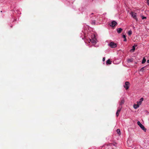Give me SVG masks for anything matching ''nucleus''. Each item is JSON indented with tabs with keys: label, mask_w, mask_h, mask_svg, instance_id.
<instances>
[{
	"label": "nucleus",
	"mask_w": 149,
	"mask_h": 149,
	"mask_svg": "<svg viewBox=\"0 0 149 149\" xmlns=\"http://www.w3.org/2000/svg\"><path fill=\"white\" fill-rule=\"evenodd\" d=\"M137 123L143 130L145 132H146V129L145 128L144 126L141 123L140 121H138Z\"/></svg>",
	"instance_id": "nucleus-1"
},
{
	"label": "nucleus",
	"mask_w": 149,
	"mask_h": 149,
	"mask_svg": "<svg viewBox=\"0 0 149 149\" xmlns=\"http://www.w3.org/2000/svg\"><path fill=\"white\" fill-rule=\"evenodd\" d=\"M130 14L132 15V17L134 19L136 20V21H138V19L136 17V13L135 12H132L130 13Z\"/></svg>",
	"instance_id": "nucleus-2"
},
{
	"label": "nucleus",
	"mask_w": 149,
	"mask_h": 149,
	"mask_svg": "<svg viewBox=\"0 0 149 149\" xmlns=\"http://www.w3.org/2000/svg\"><path fill=\"white\" fill-rule=\"evenodd\" d=\"M109 45L112 48H115L117 46L116 44L113 42H111L109 44Z\"/></svg>",
	"instance_id": "nucleus-3"
},
{
	"label": "nucleus",
	"mask_w": 149,
	"mask_h": 149,
	"mask_svg": "<svg viewBox=\"0 0 149 149\" xmlns=\"http://www.w3.org/2000/svg\"><path fill=\"white\" fill-rule=\"evenodd\" d=\"M122 107V106H120L119 107H118V110L117 111V112H116V116L117 117L119 115V113H120V111L121 110Z\"/></svg>",
	"instance_id": "nucleus-4"
},
{
	"label": "nucleus",
	"mask_w": 149,
	"mask_h": 149,
	"mask_svg": "<svg viewBox=\"0 0 149 149\" xmlns=\"http://www.w3.org/2000/svg\"><path fill=\"white\" fill-rule=\"evenodd\" d=\"M129 82L128 81H126L125 83V85H124V87L125 88L126 90H127L129 88Z\"/></svg>",
	"instance_id": "nucleus-5"
},
{
	"label": "nucleus",
	"mask_w": 149,
	"mask_h": 149,
	"mask_svg": "<svg viewBox=\"0 0 149 149\" xmlns=\"http://www.w3.org/2000/svg\"><path fill=\"white\" fill-rule=\"evenodd\" d=\"M117 22L115 21H113L111 22V25H110V26L112 27H114L117 24Z\"/></svg>",
	"instance_id": "nucleus-6"
},
{
	"label": "nucleus",
	"mask_w": 149,
	"mask_h": 149,
	"mask_svg": "<svg viewBox=\"0 0 149 149\" xmlns=\"http://www.w3.org/2000/svg\"><path fill=\"white\" fill-rule=\"evenodd\" d=\"M143 98L142 97L140 99L139 101H138L137 102V103L139 105H140L142 102L143 101Z\"/></svg>",
	"instance_id": "nucleus-7"
},
{
	"label": "nucleus",
	"mask_w": 149,
	"mask_h": 149,
	"mask_svg": "<svg viewBox=\"0 0 149 149\" xmlns=\"http://www.w3.org/2000/svg\"><path fill=\"white\" fill-rule=\"evenodd\" d=\"M96 39L94 37V38L92 39L91 40V42L95 44L96 43Z\"/></svg>",
	"instance_id": "nucleus-8"
},
{
	"label": "nucleus",
	"mask_w": 149,
	"mask_h": 149,
	"mask_svg": "<svg viewBox=\"0 0 149 149\" xmlns=\"http://www.w3.org/2000/svg\"><path fill=\"white\" fill-rule=\"evenodd\" d=\"M122 30V29L121 28H118L117 29V32L118 33H120L121 32Z\"/></svg>",
	"instance_id": "nucleus-9"
},
{
	"label": "nucleus",
	"mask_w": 149,
	"mask_h": 149,
	"mask_svg": "<svg viewBox=\"0 0 149 149\" xmlns=\"http://www.w3.org/2000/svg\"><path fill=\"white\" fill-rule=\"evenodd\" d=\"M139 105L138 104H134L133 107L135 109H136L139 107Z\"/></svg>",
	"instance_id": "nucleus-10"
},
{
	"label": "nucleus",
	"mask_w": 149,
	"mask_h": 149,
	"mask_svg": "<svg viewBox=\"0 0 149 149\" xmlns=\"http://www.w3.org/2000/svg\"><path fill=\"white\" fill-rule=\"evenodd\" d=\"M125 102V100L124 99L122 100L120 103V105H122L123 104H124V103Z\"/></svg>",
	"instance_id": "nucleus-11"
},
{
	"label": "nucleus",
	"mask_w": 149,
	"mask_h": 149,
	"mask_svg": "<svg viewBox=\"0 0 149 149\" xmlns=\"http://www.w3.org/2000/svg\"><path fill=\"white\" fill-rule=\"evenodd\" d=\"M106 63L107 64H111V61L109 59L107 61Z\"/></svg>",
	"instance_id": "nucleus-12"
},
{
	"label": "nucleus",
	"mask_w": 149,
	"mask_h": 149,
	"mask_svg": "<svg viewBox=\"0 0 149 149\" xmlns=\"http://www.w3.org/2000/svg\"><path fill=\"white\" fill-rule=\"evenodd\" d=\"M133 61V58H131L130 59H128L127 60V62L128 63H130V62H132Z\"/></svg>",
	"instance_id": "nucleus-13"
},
{
	"label": "nucleus",
	"mask_w": 149,
	"mask_h": 149,
	"mask_svg": "<svg viewBox=\"0 0 149 149\" xmlns=\"http://www.w3.org/2000/svg\"><path fill=\"white\" fill-rule=\"evenodd\" d=\"M135 46H132V49L130 50V51H131V52H133L134 50H135Z\"/></svg>",
	"instance_id": "nucleus-14"
},
{
	"label": "nucleus",
	"mask_w": 149,
	"mask_h": 149,
	"mask_svg": "<svg viewBox=\"0 0 149 149\" xmlns=\"http://www.w3.org/2000/svg\"><path fill=\"white\" fill-rule=\"evenodd\" d=\"M116 132H117V133H118V134L119 135H120L121 133H120V130H119V129H117V130H116Z\"/></svg>",
	"instance_id": "nucleus-15"
},
{
	"label": "nucleus",
	"mask_w": 149,
	"mask_h": 149,
	"mask_svg": "<svg viewBox=\"0 0 149 149\" xmlns=\"http://www.w3.org/2000/svg\"><path fill=\"white\" fill-rule=\"evenodd\" d=\"M146 61V59L145 58H143L142 62V63L143 64L145 63Z\"/></svg>",
	"instance_id": "nucleus-16"
},
{
	"label": "nucleus",
	"mask_w": 149,
	"mask_h": 149,
	"mask_svg": "<svg viewBox=\"0 0 149 149\" xmlns=\"http://www.w3.org/2000/svg\"><path fill=\"white\" fill-rule=\"evenodd\" d=\"M132 32L131 31H130L128 32V33L129 35L130 36L132 34Z\"/></svg>",
	"instance_id": "nucleus-17"
},
{
	"label": "nucleus",
	"mask_w": 149,
	"mask_h": 149,
	"mask_svg": "<svg viewBox=\"0 0 149 149\" xmlns=\"http://www.w3.org/2000/svg\"><path fill=\"white\" fill-rule=\"evenodd\" d=\"M123 37L124 38V41H126V40H126V36L125 35H123Z\"/></svg>",
	"instance_id": "nucleus-18"
},
{
	"label": "nucleus",
	"mask_w": 149,
	"mask_h": 149,
	"mask_svg": "<svg viewBox=\"0 0 149 149\" xmlns=\"http://www.w3.org/2000/svg\"><path fill=\"white\" fill-rule=\"evenodd\" d=\"M145 67H143L141 69L140 71H141L143 72L145 70Z\"/></svg>",
	"instance_id": "nucleus-19"
},
{
	"label": "nucleus",
	"mask_w": 149,
	"mask_h": 149,
	"mask_svg": "<svg viewBox=\"0 0 149 149\" xmlns=\"http://www.w3.org/2000/svg\"><path fill=\"white\" fill-rule=\"evenodd\" d=\"M95 20L93 21L92 22V24L93 25H95Z\"/></svg>",
	"instance_id": "nucleus-20"
},
{
	"label": "nucleus",
	"mask_w": 149,
	"mask_h": 149,
	"mask_svg": "<svg viewBox=\"0 0 149 149\" xmlns=\"http://www.w3.org/2000/svg\"><path fill=\"white\" fill-rule=\"evenodd\" d=\"M146 17H144V16H142V19H146Z\"/></svg>",
	"instance_id": "nucleus-21"
},
{
	"label": "nucleus",
	"mask_w": 149,
	"mask_h": 149,
	"mask_svg": "<svg viewBox=\"0 0 149 149\" xmlns=\"http://www.w3.org/2000/svg\"><path fill=\"white\" fill-rule=\"evenodd\" d=\"M105 57H103V58L102 60H103V61H104L105 60Z\"/></svg>",
	"instance_id": "nucleus-22"
},
{
	"label": "nucleus",
	"mask_w": 149,
	"mask_h": 149,
	"mask_svg": "<svg viewBox=\"0 0 149 149\" xmlns=\"http://www.w3.org/2000/svg\"><path fill=\"white\" fill-rule=\"evenodd\" d=\"M147 3H148V5L149 6V0H147Z\"/></svg>",
	"instance_id": "nucleus-23"
},
{
	"label": "nucleus",
	"mask_w": 149,
	"mask_h": 149,
	"mask_svg": "<svg viewBox=\"0 0 149 149\" xmlns=\"http://www.w3.org/2000/svg\"><path fill=\"white\" fill-rule=\"evenodd\" d=\"M147 62L148 63H149V60H147Z\"/></svg>",
	"instance_id": "nucleus-24"
},
{
	"label": "nucleus",
	"mask_w": 149,
	"mask_h": 149,
	"mask_svg": "<svg viewBox=\"0 0 149 149\" xmlns=\"http://www.w3.org/2000/svg\"><path fill=\"white\" fill-rule=\"evenodd\" d=\"M91 39H89L90 42H91Z\"/></svg>",
	"instance_id": "nucleus-25"
},
{
	"label": "nucleus",
	"mask_w": 149,
	"mask_h": 149,
	"mask_svg": "<svg viewBox=\"0 0 149 149\" xmlns=\"http://www.w3.org/2000/svg\"><path fill=\"white\" fill-rule=\"evenodd\" d=\"M133 29H134L135 28V27H134V26H133Z\"/></svg>",
	"instance_id": "nucleus-26"
},
{
	"label": "nucleus",
	"mask_w": 149,
	"mask_h": 149,
	"mask_svg": "<svg viewBox=\"0 0 149 149\" xmlns=\"http://www.w3.org/2000/svg\"><path fill=\"white\" fill-rule=\"evenodd\" d=\"M93 13H92L91 14V15H93Z\"/></svg>",
	"instance_id": "nucleus-27"
}]
</instances>
